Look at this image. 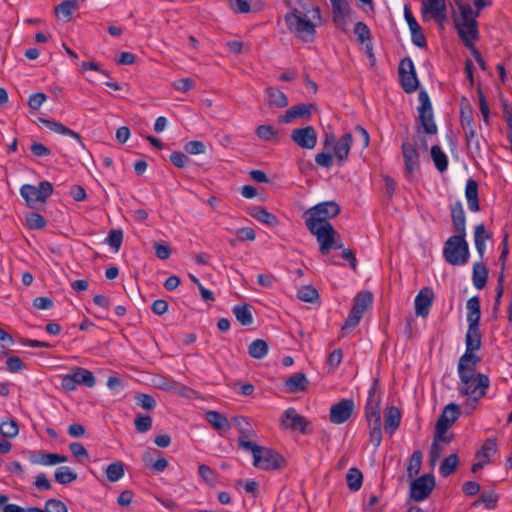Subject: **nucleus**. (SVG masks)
Wrapping results in <instances>:
<instances>
[{"instance_id":"obj_1","label":"nucleus","mask_w":512,"mask_h":512,"mask_svg":"<svg viewBox=\"0 0 512 512\" xmlns=\"http://www.w3.org/2000/svg\"><path fill=\"white\" fill-rule=\"evenodd\" d=\"M381 392L378 387V380L374 379L368 392L365 405V418L369 427V441L377 448L382 442L381 429Z\"/></svg>"},{"instance_id":"obj_2","label":"nucleus","mask_w":512,"mask_h":512,"mask_svg":"<svg viewBox=\"0 0 512 512\" xmlns=\"http://www.w3.org/2000/svg\"><path fill=\"white\" fill-rule=\"evenodd\" d=\"M475 9L468 3L459 0L457 3L460 14L454 17L457 32H478L477 17L485 7L492 5V0H472Z\"/></svg>"},{"instance_id":"obj_3","label":"nucleus","mask_w":512,"mask_h":512,"mask_svg":"<svg viewBox=\"0 0 512 512\" xmlns=\"http://www.w3.org/2000/svg\"><path fill=\"white\" fill-rule=\"evenodd\" d=\"M245 450L253 455V465L266 471L281 470L286 466L285 458L273 449L258 444H245Z\"/></svg>"},{"instance_id":"obj_4","label":"nucleus","mask_w":512,"mask_h":512,"mask_svg":"<svg viewBox=\"0 0 512 512\" xmlns=\"http://www.w3.org/2000/svg\"><path fill=\"white\" fill-rule=\"evenodd\" d=\"M469 246L466 236L452 235L444 243L443 258L453 266H462L469 261Z\"/></svg>"},{"instance_id":"obj_5","label":"nucleus","mask_w":512,"mask_h":512,"mask_svg":"<svg viewBox=\"0 0 512 512\" xmlns=\"http://www.w3.org/2000/svg\"><path fill=\"white\" fill-rule=\"evenodd\" d=\"M373 295L370 291H361L353 298V305L347 319L341 327V336H345L361 321L364 313L372 306Z\"/></svg>"},{"instance_id":"obj_6","label":"nucleus","mask_w":512,"mask_h":512,"mask_svg":"<svg viewBox=\"0 0 512 512\" xmlns=\"http://www.w3.org/2000/svg\"><path fill=\"white\" fill-rule=\"evenodd\" d=\"M289 5L296 4L290 13L285 16V22L290 32H301L299 25L307 14L313 13L312 21L318 19V6L313 0H286Z\"/></svg>"},{"instance_id":"obj_7","label":"nucleus","mask_w":512,"mask_h":512,"mask_svg":"<svg viewBox=\"0 0 512 512\" xmlns=\"http://www.w3.org/2000/svg\"><path fill=\"white\" fill-rule=\"evenodd\" d=\"M340 211L341 208L335 201L318 203L304 212L305 225L308 227L312 220L315 226H324L330 223L329 219L339 215Z\"/></svg>"},{"instance_id":"obj_8","label":"nucleus","mask_w":512,"mask_h":512,"mask_svg":"<svg viewBox=\"0 0 512 512\" xmlns=\"http://www.w3.org/2000/svg\"><path fill=\"white\" fill-rule=\"evenodd\" d=\"M420 106L418 107V118L416 119L417 132L423 129L424 133L435 135L437 133V125L434 121L432 104L426 91L421 90L418 94Z\"/></svg>"},{"instance_id":"obj_9","label":"nucleus","mask_w":512,"mask_h":512,"mask_svg":"<svg viewBox=\"0 0 512 512\" xmlns=\"http://www.w3.org/2000/svg\"><path fill=\"white\" fill-rule=\"evenodd\" d=\"M53 193V186L49 181H41L36 187L30 184H24L20 188V195L25 199L28 207L37 208L39 202L45 203L46 199Z\"/></svg>"},{"instance_id":"obj_10","label":"nucleus","mask_w":512,"mask_h":512,"mask_svg":"<svg viewBox=\"0 0 512 512\" xmlns=\"http://www.w3.org/2000/svg\"><path fill=\"white\" fill-rule=\"evenodd\" d=\"M335 26L346 32L356 20V13L347 0H330Z\"/></svg>"},{"instance_id":"obj_11","label":"nucleus","mask_w":512,"mask_h":512,"mask_svg":"<svg viewBox=\"0 0 512 512\" xmlns=\"http://www.w3.org/2000/svg\"><path fill=\"white\" fill-rule=\"evenodd\" d=\"M307 229L316 237L321 254L328 255L335 244V237L338 236L333 225L331 223H326L324 226H315L311 221L308 224Z\"/></svg>"},{"instance_id":"obj_12","label":"nucleus","mask_w":512,"mask_h":512,"mask_svg":"<svg viewBox=\"0 0 512 512\" xmlns=\"http://www.w3.org/2000/svg\"><path fill=\"white\" fill-rule=\"evenodd\" d=\"M399 80L402 89L407 94L415 92L419 87V81L416 76L414 64L408 57L400 61L398 67Z\"/></svg>"},{"instance_id":"obj_13","label":"nucleus","mask_w":512,"mask_h":512,"mask_svg":"<svg viewBox=\"0 0 512 512\" xmlns=\"http://www.w3.org/2000/svg\"><path fill=\"white\" fill-rule=\"evenodd\" d=\"M447 7L445 0H425L422 2V17L424 20H435L441 30L447 21Z\"/></svg>"},{"instance_id":"obj_14","label":"nucleus","mask_w":512,"mask_h":512,"mask_svg":"<svg viewBox=\"0 0 512 512\" xmlns=\"http://www.w3.org/2000/svg\"><path fill=\"white\" fill-rule=\"evenodd\" d=\"M490 380L485 374L469 376L468 381H461L458 391L461 395H478L483 397L489 388Z\"/></svg>"},{"instance_id":"obj_15","label":"nucleus","mask_w":512,"mask_h":512,"mask_svg":"<svg viewBox=\"0 0 512 512\" xmlns=\"http://www.w3.org/2000/svg\"><path fill=\"white\" fill-rule=\"evenodd\" d=\"M435 487L433 474H424L414 479L410 485V497L419 502L429 497Z\"/></svg>"},{"instance_id":"obj_16","label":"nucleus","mask_w":512,"mask_h":512,"mask_svg":"<svg viewBox=\"0 0 512 512\" xmlns=\"http://www.w3.org/2000/svg\"><path fill=\"white\" fill-rule=\"evenodd\" d=\"M309 425V421L304 416L298 414L292 407L285 410L281 419V426L283 428L299 431L302 434L312 433V430L309 429Z\"/></svg>"},{"instance_id":"obj_17","label":"nucleus","mask_w":512,"mask_h":512,"mask_svg":"<svg viewBox=\"0 0 512 512\" xmlns=\"http://www.w3.org/2000/svg\"><path fill=\"white\" fill-rule=\"evenodd\" d=\"M481 358L474 352H466L459 358L457 371L460 381H468L469 376L478 375L477 365Z\"/></svg>"},{"instance_id":"obj_18","label":"nucleus","mask_w":512,"mask_h":512,"mask_svg":"<svg viewBox=\"0 0 512 512\" xmlns=\"http://www.w3.org/2000/svg\"><path fill=\"white\" fill-rule=\"evenodd\" d=\"M461 416V409L458 404L449 403L446 405L436 422V432L439 436L451 427V425Z\"/></svg>"},{"instance_id":"obj_19","label":"nucleus","mask_w":512,"mask_h":512,"mask_svg":"<svg viewBox=\"0 0 512 512\" xmlns=\"http://www.w3.org/2000/svg\"><path fill=\"white\" fill-rule=\"evenodd\" d=\"M355 404L352 399H342L330 408V421L334 424L346 422L352 415Z\"/></svg>"},{"instance_id":"obj_20","label":"nucleus","mask_w":512,"mask_h":512,"mask_svg":"<svg viewBox=\"0 0 512 512\" xmlns=\"http://www.w3.org/2000/svg\"><path fill=\"white\" fill-rule=\"evenodd\" d=\"M291 139L301 148L313 149L317 144V133L313 126L296 128L291 132Z\"/></svg>"},{"instance_id":"obj_21","label":"nucleus","mask_w":512,"mask_h":512,"mask_svg":"<svg viewBox=\"0 0 512 512\" xmlns=\"http://www.w3.org/2000/svg\"><path fill=\"white\" fill-rule=\"evenodd\" d=\"M401 149L404 160V172L407 177H410L419 167L420 155L416 145L407 141L402 143Z\"/></svg>"},{"instance_id":"obj_22","label":"nucleus","mask_w":512,"mask_h":512,"mask_svg":"<svg viewBox=\"0 0 512 512\" xmlns=\"http://www.w3.org/2000/svg\"><path fill=\"white\" fill-rule=\"evenodd\" d=\"M232 423L240 433L238 437V445L240 448L245 450V444H255L254 442L249 441L250 438L255 436V431L247 417L235 416L232 418Z\"/></svg>"},{"instance_id":"obj_23","label":"nucleus","mask_w":512,"mask_h":512,"mask_svg":"<svg viewBox=\"0 0 512 512\" xmlns=\"http://www.w3.org/2000/svg\"><path fill=\"white\" fill-rule=\"evenodd\" d=\"M434 299V292L432 288L425 287L415 297V314L417 316L426 318L429 314L430 307Z\"/></svg>"},{"instance_id":"obj_24","label":"nucleus","mask_w":512,"mask_h":512,"mask_svg":"<svg viewBox=\"0 0 512 512\" xmlns=\"http://www.w3.org/2000/svg\"><path fill=\"white\" fill-rule=\"evenodd\" d=\"M352 143H353L352 134L345 133L333 145L334 155L336 157V162L339 166H342L348 159Z\"/></svg>"},{"instance_id":"obj_25","label":"nucleus","mask_w":512,"mask_h":512,"mask_svg":"<svg viewBox=\"0 0 512 512\" xmlns=\"http://www.w3.org/2000/svg\"><path fill=\"white\" fill-rule=\"evenodd\" d=\"M313 104H298L286 110L285 114L279 117V122L290 123L296 118L310 119Z\"/></svg>"},{"instance_id":"obj_26","label":"nucleus","mask_w":512,"mask_h":512,"mask_svg":"<svg viewBox=\"0 0 512 512\" xmlns=\"http://www.w3.org/2000/svg\"><path fill=\"white\" fill-rule=\"evenodd\" d=\"M451 221L455 229L454 235L466 236V218L461 201H456L450 207Z\"/></svg>"},{"instance_id":"obj_27","label":"nucleus","mask_w":512,"mask_h":512,"mask_svg":"<svg viewBox=\"0 0 512 512\" xmlns=\"http://www.w3.org/2000/svg\"><path fill=\"white\" fill-rule=\"evenodd\" d=\"M401 411L396 406L387 407L384 412V428L389 435H393L401 422Z\"/></svg>"},{"instance_id":"obj_28","label":"nucleus","mask_w":512,"mask_h":512,"mask_svg":"<svg viewBox=\"0 0 512 512\" xmlns=\"http://www.w3.org/2000/svg\"><path fill=\"white\" fill-rule=\"evenodd\" d=\"M309 381L304 373H296L285 380V391L296 394L307 390Z\"/></svg>"},{"instance_id":"obj_29","label":"nucleus","mask_w":512,"mask_h":512,"mask_svg":"<svg viewBox=\"0 0 512 512\" xmlns=\"http://www.w3.org/2000/svg\"><path fill=\"white\" fill-rule=\"evenodd\" d=\"M466 352H475L482 346V333L480 325H468L465 336Z\"/></svg>"},{"instance_id":"obj_30","label":"nucleus","mask_w":512,"mask_h":512,"mask_svg":"<svg viewBox=\"0 0 512 512\" xmlns=\"http://www.w3.org/2000/svg\"><path fill=\"white\" fill-rule=\"evenodd\" d=\"M38 121L40 123L44 124L49 130H51L55 133L67 135V136L75 138L82 146H84V144L82 142L81 135L79 133L71 130L70 128L64 126L62 123L55 121V120L43 118V117H39Z\"/></svg>"},{"instance_id":"obj_31","label":"nucleus","mask_w":512,"mask_h":512,"mask_svg":"<svg viewBox=\"0 0 512 512\" xmlns=\"http://www.w3.org/2000/svg\"><path fill=\"white\" fill-rule=\"evenodd\" d=\"M79 9L78 0H64L57 6L54 11L58 20L68 22L71 20L73 12Z\"/></svg>"},{"instance_id":"obj_32","label":"nucleus","mask_w":512,"mask_h":512,"mask_svg":"<svg viewBox=\"0 0 512 512\" xmlns=\"http://www.w3.org/2000/svg\"><path fill=\"white\" fill-rule=\"evenodd\" d=\"M248 213L251 217L255 218L261 223H264L268 226L274 227L278 224V218L266 210L262 206H254L248 209Z\"/></svg>"},{"instance_id":"obj_33","label":"nucleus","mask_w":512,"mask_h":512,"mask_svg":"<svg viewBox=\"0 0 512 512\" xmlns=\"http://www.w3.org/2000/svg\"><path fill=\"white\" fill-rule=\"evenodd\" d=\"M68 460V457L63 454L40 452L37 457L32 456L30 461L35 464H41L45 466H52L59 463H64Z\"/></svg>"},{"instance_id":"obj_34","label":"nucleus","mask_w":512,"mask_h":512,"mask_svg":"<svg viewBox=\"0 0 512 512\" xmlns=\"http://www.w3.org/2000/svg\"><path fill=\"white\" fill-rule=\"evenodd\" d=\"M205 419L218 431H228L231 428V424L227 417L218 411H207L205 413Z\"/></svg>"},{"instance_id":"obj_35","label":"nucleus","mask_w":512,"mask_h":512,"mask_svg":"<svg viewBox=\"0 0 512 512\" xmlns=\"http://www.w3.org/2000/svg\"><path fill=\"white\" fill-rule=\"evenodd\" d=\"M465 195L468 203V208L477 212L480 210L479 199H478V183L469 179L466 183Z\"/></svg>"},{"instance_id":"obj_36","label":"nucleus","mask_w":512,"mask_h":512,"mask_svg":"<svg viewBox=\"0 0 512 512\" xmlns=\"http://www.w3.org/2000/svg\"><path fill=\"white\" fill-rule=\"evenodd\" d=\"M468 325H480L481 309L480 301L477 296L471 297L466 304Z\"/></svg>"},{"instance_id":"obj_37","label":"nucleus","mask_w":512,"mask_h":512,"mask_svg":"<svg viewBox=\"0 0 512 512\" xmlns=\"http://www.w3.org/2000/svg\"><path fill=\"white\" fill-rule=\"evenodd\" d=\"M356 41L360 45V49L366 54L369 59L370 66L374 67L376 63V57L373 51V42L371 34H357Z\"/></svg>"},{"instance_id":"obj_38","label":"nucleus","mask_w":512,"mask_h":512,"mask_svg":"<svg viewBox=\"0 0 512 512\" xmlns=\"http://www.w3.org/2000/svg\"><path fill=\"white\" fill-rule=\"evenodd\" d=\"M489 271L484 263L477 262L473 265L472 280L477 289H483L486 286Z\"/></svg>"},{"instance_id":"obj_39","label":"nucleus","mask_w":512,"mask_h":512,"mask_svg":"<svg viewBox=\"0 0 512 512\" xmlns=\"http://www.w3.org/2000/svg\"><path fill=\"white\" fill-rule=\"evenodd\" d=\"M265 93L268 97L269 106H275L277 108H284L289 103L286 95L282 91H280L274 87H267L265 90Z\"/></svg>"},{"instance_id":"obj_40","label":"nucleus","mask_w":512,"mask_h":512,"mask_svg":"<svg viewBox=\"0 0 512 512\" xmlns=\"http://www.w3.org/2000/svg\"><path fill=\"white\" fill-rule=\"evenodd\" d=\"M269 351L268 343L263 339L253 340L248 346V354L254 359H263Z\"/></svg>"},{"instance_id":"obj_41","label":"nucleus","mask_w":512,"mask_h":512,"mask_svg":"<svg viewBox=\"0 0 512 512\" xmlns=\"http://www.w3.org/2000/svg\"><path fill=\"white\" fill-rule=\"evenodd\" d=\"M490 238V234L486 231L483 224H478L474 230V242L480 258L484 256L485 242Z\"/></svg>"},{"instance_id":"obj_42","label":"nucleus","mask_w":512,"mask_h":512,"mask_svg":"<svg viewBox=\"0 0 512 512\" xmlns=\"http://www.w3.org/2000/svg\"><path fill=\"white\" fill-rule=\"evenodd\" d=\"M77 477V473L68 466H61L57 468L54 473L55 481L62 485H67L74 482Z\"/></svg>"},{"instance_id":"obj_43","label":"nucleus","mask_w":512,"mask_h":512,"mask_svg":"<svg viewBox=\"0 0 512 512\" xmlns=\"http://www.w3.org/2000/svg\"><path fill=\"white\" fill-rule=\"evenodd\" d=\"M232 312L237 321H239L243 326H248L253 323V315L250 310V305H236L233 307Z\"/></svg>"},{"instance_id":"obj_44","label":"nucleus","mask_w":512,"mask_h":512,"mask_svg":"<svg viewBox=\"0 0 512 512\" xmlns=\"http://www.w3.org/2000/svg\"><path fill=\"white\" fill-rule=\"evenodd\" d=\"M431 158L435 167L439 172H444L448 168V159L446 154L442 151L441 147L434 145L431 147Z\"/></svg>"},{"instance_id":"obj_45","label":"nucleus","mask_w":512,"mask_h":512,"mask_svg":"<svg viewBox=\"0 0 512 512\" xmlns=\"http://www.w3.org/2000/svg\"><path fill=\"white\" fill-rule=\"evenodd\" d=\"M73 378L77 380V385H85L86 387H93L95 385V378L89 370L78 367L72 373Z\"/></svg>"},{"instance_id":"obj_46","label":"nucleus","mask_w":512,"mask_h":512,"mask_svg":"<svg viewBox=\"0 0 512 512\" xmlns=\"http://www.w3.org/2000/svg\"><path fill=\"white\" fill-rule=\"evenodd\" d=\"M422 464V452L420 450H416L412 453L409 458L408 466H407V476L409 479H413L416 475L419 474Z\"/></svg>"},{"instance_id":"obj_47","label":"nucleus","mask_w":512,"mask_h":512,"mask_svg":"<svg viewBox=\"0 0 512 512\" xmlns=\"http://www.w3.org/2000/svg\"><path fill=\"white\" fill-rule=\"evenodd\" d=\"M105 473L110 482L119 481L125 473L124 463L122 461H115L109 464L105 469Z\"/></svg>"},{"instance_id":"obj_48","label":"nucleus","mask_w":512,"mask_h":512,"mask_svg":"<svg viewBox=\"0 0 512 512\" xmlns=\"http://www.w3.org/2000/svg\"><path fill=\"white\" fill-rule=\"evenodd\" d=\"M497 452V443L495 438H488L482 445L481 450L476 452L477 459L488 460L490 462L491 455Z\"/></svg>"},{"instance_id":"obj_49","label":"nucleus","mask_w":512,"mask_h":512,"mask_svg":"<svg viewBox=\"0 0 512 512\" xmlns=\"http://www.w3.org/2000/svg\"><path fill=\"white\" fill-rule=\"evenodd\" d=\"M346 481L351 491H358L363 482L362 472L358 468H350L346 474Z\"/></svg>"},{"instance_id":"obj_50","label":"nucleus","mask_w":512,"mask_h":512,"mask_svg":"<svg viewBox=\"0 0 512 512\" xmlns=\"http://www.w3.org/2000/svg\"><path fill=\"white\" fill-rule=\"evenodd\" d=\"M297 297L303 302L315 303L319 300V293L312 285H305L298 289Z\"/></svg>"},{"instance_id":"obj_51","label":"nucleus","mask_w":512,"mask_h":512,"mask_svg":"<svg viewBox=\"0 0 512 512\" xmlns=\"http://www.w3.org/2000/svg\"><path fill=\"white\" fill-rule=\"evenodd\" d=\"M458 463H459V457L457 454L454 453V454L449 455L441 463V465L439 467V473L443 477H448L455 471Z\"/></svg>"},{"instance_id":"obj_52","label":"nucleus","mask_w":512,"mask_h":512,"mask_svg":"<svg viewBox=\"0 0 512 512\" xmlns=\"http://www.w3.org/2000/svg\"><path fill=\"white\" fill-rule=\"evenodd\" d=\"M313 16V13L310 12L307 14V17L302 20L301 25H299V30L301 32H315V29L319 27L322 24V17L320 13V8L318 7V19H315V21L311 20Z\"/></svg>"},{"instance_id":"obj_53","label":"nucleus","mask_w":512,"mask_h":512,"mask_svg":"<svg viewBox=\"0 0 512 512\" xmlns=\"http://www.w3.org/2000/svg\"><path fill=\"white\" fill-rule=\"evenodd\" d=\"M498 502V496L494 491L484 492L480 497L473 502V506L476 507L479 504H484L489 510L494 509Z\"/></svg>"},{"instance_id":"obj_54","label":"nucleus","mask_w":512,"mask_h":512,"mask_svg":"<svg viewBox=\"0 0 512 512\" xmlns=\"http://www.w3.org/2000/svg\"><path fill=\"white\" fill-rule=\"evenodd\" d=\"M26 223L31 230H40L46 226L45 218L36 212L27 213L25 216Z\"/></svg>"},{"instance_id":"obj_55","label":"nucleus","mask_w":512,"mask_h":512,"mask_svg":"<svg viewBox=\"0 0 512 512\" xmlns=\"http://www.w3.org/2000/svg\"><path fill=\"white\" fill-rule=\"evenodd\" d=\"M134 426L137 432L145 433L152 427V418L148 414H137L134 419Z\"/></svg>"},{"instance_id":"obj_56","label":"nucleus","mask_w":512,"mask_h":512,"mask_svg":"<svg viewBox=\"0 0 512 512\" xmlns=\"http://www.w3.org/2000/svg\"><path fill=\"white\" fill-rule=\"evenodd\" d=\"M19 427L15 420L0 423V434L5 438H14L18 435Z\"/></svg>"},{"instance_id":"obj_57","label":"nucleus","mask_w":512,"mask_h":512,"mask_svg":"<svg viewBox=\"0 0 512 512\" xmlns=\"http://www.w3.org/2000/svg\"><path fill=\"white\" fill-rule=\"evenodd\" d=\"M228 7L237 14L249 13L251 9V0H229Z\"/></svg>"},{"instance_id":"obj_58","label":"nucleus","mask_w":512,"mask_h":512,"mask_svg":"<svg viewBox=\"0 0 512 512\" xmlns=\"http://www.w3.org/2000/svg\"><path fill=\"white\" fill-rule=\"evenodd\" d=\"M134 399L136 403L144 410L150 411L156 407V400L149 394L137 393Z\"/></svg>"},{"instance_id":"obj_59","label":"nucleus","mask_w":512,"mask_h":512,"mask_svg":"<svg viewBox=\"0 0 512 512\" xmlns=\"http://www.w3.org/2000/svg\"><path fill=\"white\" fill-rule=\"evenodd\" d=\"M460 124L464 132L469 131L472 134L476 130V123L474 121L473 111H466L460 113Z\"/></svg>"},{"instance_id":"obj_60","label":"nucleus","mask_w":512,"mask_h":512,"mask_svg":"<svg viewBox=\"0 0 512 512\" xmlns=\"http://www.w3.org/2000/svg\"><path fill=\"white\" fill-rule=\"evenodd\" d=\"M106 242L117 252L123 242V232L121 229H112L108 237L106 238Z\"/></svg>"},{"instance_id":"obj_61","label":"nucleus","mask_w":512,"mask_h":512,"mask_svg":"<svg viewBox=\"0 0 512 512\" xmlns=\"http://www.w3.org/2000/svg\"><path fill=\"white\" fill-rule=\"evenodd\" d=\"M477 94H478V100H479V108H480V112H481L483 121L486 123V125H489L490 124V122H489L490 109H489V105L486 100V97H485L480 86L477 88Z\"/></svg>"},{"instance_id":"obj_62","label":"nucleus","mask_w":512,"mask_h":512,"mask_svg":"<svg viewBox=\"0 0 512 512\" xmlns=\"http://www.w3.org/2000/svg\"><path fill=\"white\" fill-rule=\"evenodd\" d=\"M69 449L72 455L82 462L84 459L89 460V454L86 448L79 442H72L69 444Z\"/></svg>"},{"instance_id":"obj_63","label":"nucleus","mask_w":512,"mask_h":512,"mask_svg":"<svg viewBox=\"0 0 512 512\" xmlns=\"http://www.w3.org/2000/svg\"><path fill=\"white\" fill-rule=\"evenodd\" d=\"M44 512H68V508L62 501L58 499H48L45 503Z\"/></svg>"},{"instance_id":"obj_64","label":"nucleus","mask_w":512,"mask_h":512,"mask_svg":"<svg viewBox=\"0 0 512 512\" xmlns=\"http://www.w3.org/2000/svg\"><path fill=\"white\" fill-rule=\"evenodd\" d=\"M198 474L207 484L213 485L216 481L215 472L205 464L199 465Z\"/></svg>"}]
</instances>
